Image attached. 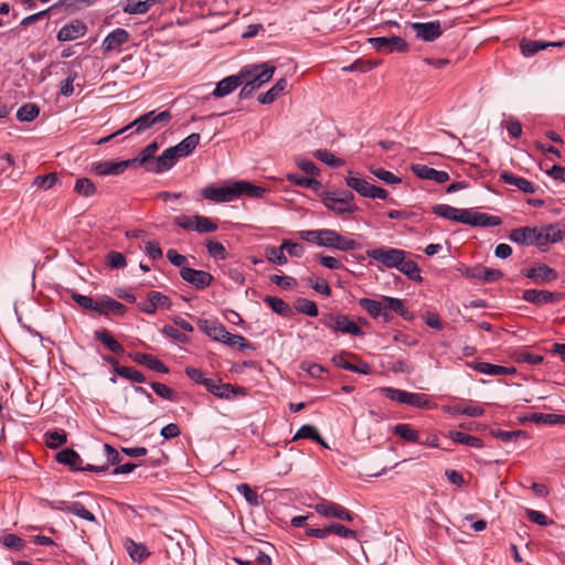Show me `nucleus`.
I'll return each mask as SVG.
<instances>
[{"mask_svg":"<svg viewBox=\"0 0 565 565\" xmlns=\"http://www.w3.org/2000/svg\"><path fill=\"white\" fill-rule=\"evenodd\" d=\"M500 178L504 183L515 185L523 193L533 194L536 191L535 185L531 181L508 171L501 172Z\"/></svg>","mask_w":565,"mask_h":565,"instance_id":"nucleus-24","label":"nucleus"},{"mask_svg":"<svg viewBox=\"0 0 565 565\" xmlns=\"http://www.w3.org/2000/svg\"><path fill=\"white\" fill-rule=\"evenodd\" d=\"M523 299L534 305H546L559 302L563 299V295L547 290L526 289L523 292Z\"/></svg>","mask_w":565,"mask_h":565,"instance_id":"nucleus-13","label":"nucleus"},{"mask_svg":"<svg viewBox=\"0 0 565 565\" xmlns=\"http://www.w3.org/2000/svg\"><path fill=\"white\" fill-rule=\"evenodd\" d=\"M132 164L130 160L122 161H98L93 163L92 170L98 175H118L121 174L129 166Z\"/></svg>","mask_w":565,"mask_h":565,"instance_id":"nucleus-15","label":"nucleus"},{"mask_svg":"<svg viewBox=\"0 0 565 565\" xmlns=\"http://www.w3.org/2000/svg\"><path fill=\"white\" fill-rule=\"evenodd\" d=\"M205 388L216 397L230 399L234 395H244L245 390L241 386H233L228 383H221L210 379L205 383Z\"/></svg>","mask_w":565,"mask_h":565,"instance_id":"nucleus-11","label":"nucleus"},{"mask_svg":"<svg viewBox=\"0 0 565 565\" xmlns=\"http://www.w3.org/2000/svg\"><path fill=\"white\" fill-rule=\"evenodd\" d=\"M367 42L377 52H383V53L399 52V53H404V52L408 51L407 42L403 38H401L398 35L369 38Z\"/></svg>","mask_w":565,"mask_h":565,"instance_id":"nucleus-6","label":"nucleus"},{"mask_svg":"<svg viewBox=\"0 0 565 565\" xmlns=\"http://www.w3.org/2000/svg\"><path fill=\"white\" fill-rule=\"evenodd\" d=\"M552 44H546V42L543 41H536V40H523L520 43L521 52L524 56H532L540 52L541 50L550 47Z\"/></svg>","mask_w":565,"mask_h":565,"instance_id":"nucleus-43","label":"nucleus"},{"mask_svg":"<svg viewBox=\"0 0 565 565\" xmlns=\"http://www.w3.org/2000/svg\"><path fill=\"white\" fill-rule=\"evenodd\" d=\"M393 431L404 440L412 443L418 441V433L408 424H397L394 426Z\"/></svg>","mask_w":565,"mask_h":565,"instance_id":"nucleus-49","label":"nucleus"},{"mask_svg":"<svg viewBox=\"0 0 565 565\" xmlns=\"http://www.w3.org/2000/svg\"><path fill=\"white\" fill-rule=\"evenodd\" d=\"M247 67L252 71V75L243 83L244 86L239 92L242 99L249 98L263 84L270 81L276 70L275 66H270L267 63Z\"/></svg>","mask_w":565,"mask_h":565,"instance_id":"nucleus-1","label":"nucleus"},{"mask_svg":"<svg viewBox=\"0 0 565 565\" xmlns=\"http://www.w3.org/2000/svg\"><path fill=\"white\" fill-rule=\"evenodd\" d=\"M194 231L198 233H212L217 230V224L203 215H194Z\"/></svg>","mask_w":565,"mask_h":565,"instance_id":"nucleus-50","label":"nucleus"},{"mask_svg":"<svg viewBox=\"0 0 565 565\" xmlns=\"http://www.w3.org/2000/svg\"><path fill=\"white\" fill-rule=\"evenodd\" d=\"M87 33V25L81 20H74L63 25L57 32L60 42L73 41L84 36Z\"/></svg>","mask_w":565,"mask_h":565,"instance_id":"nucleus-14","label":"nucleus"},{"mask_svg":"<svg viewBox=\"0 0 565 565\" xmlns=\"http://www.w3.org/2000/svg\"><path fill=\"white\" fill-rule=\"evenodd\" d=\"M202 196L205 200L214 201V202H230L235 196V188L234 183L230 186H214L209 185L202 190Z\"/></svg>","mask_w":565,"mask_h":565,"instance_id":"nucleus-12","label":"nucleus"},{"mask_svg":"<svg viewBox=\"0 0 565 565\" xmlns=\"http://www.w3.org/2000/svg\"><path fill=\"white\" fill-rule=\"evenodd\" d=\"M384 311L391 310L398 313L403 318H407L408 310L401 299L383 296Z\"/></svg>","mask_w":565,"mask_h":565,"instance_id":"nucleus-41","label":"nucleus"},{"mask_svg":"<svg viewBox=\"0 0 565 565\" xmlns=\"http://www.w3.org/2000/svg\"><path fill=\"white\" fill-rule=\"evenodd\" d=\"M449 437L452 441L461 445H466L472 448H482L483 443L480 438L465 434L462 431L452 430L449 431Z\"/></svg>","mask_w":565,"mask_h":565,"instance_id":"nucleus-37","label":"nucleus"},{"mask_svg":"<svg viewBox=\"0 0 565 565\" xmlns=\"http://www.w3.org/2000/svg\"><path fill=\"white\" fill-rule=\"evenodd\" d=\"M322 203L324 206L338 215L351 214L358 211L356 205H348L338 202V196L324 193L322 196Z\"/></svg>","mask_w":565,"mask_h":565,"instance_id":"nucleus-25","label":"nucleus"},{"mask_svg":"<svg viewBox=\"0 0 565 565\" xmlns=\"http://www.w3.org/2000/svg\"><path fill=\"white\" fill-rule=\"evenodd\" d=\"M411 170L416 177L424 180H433L438 184L445 183L449 180V174L446 171L436 170L426 164H412Z\"/></svg>","mask_w":565,"mask_h":565,"instance_id":"nucleus-17","label":"nucleus"},{"mask_svg":"<svg viewBox=\"0 0 565 565\" xmlns=\"http://www.w3.org/2000/svg\"><path fill=\"white\" fill-rule=\"evenodd\" d=\"M45 438H46V440H45L46 446L52 449L58 448L60 446L65 444L67 440L66 434L64 431H58V430L47 431L45 434Z\"/></svg>","mask_w":565,"mask_h":565,"instance_id":"nucleus-57","label":"nucleus"},{"mask_svg":"<svg viewBox=\"0 0 565 565\" xmlns=\"http://www.w3.org/2000/svg\"><path fill=\"white\" fill-rule=\"evenodd\" d=\"M284 250L285 249L282 248V244L280 245V247L268 246L265 249V256L269 262L274 264L285 265L287 264L288 260L286 255L284 254Z\"/></svg>","mask_w":565,"mask_h":565,"instance_id":"nucleus-51","label":"nucleus"},{"mask_svg":"<svg viewBox=\"0 0 565 565\" xmlns=\"http://www.w3.org/2000/svg\"><path fill=\"white\" fill-rule=\"evenodd\" d=\"M524 276L533 279L536 284H544L555 280L558 274L547 265H537L529 268L524 273Z\"/></svg>","mask_w":565,"mask_h":565,"instance_id":"nucleus-18","label":"nucleus"},{"mask_svg":"<svg viewBox=\"0 0 565 565\" xmlns=\"http://www.w3.org/2000/svg\"><path fill=\"white\" fill-rule=\"evenodd\" d=\"M115 372L124 377V379H127V380H130L132 382H136V383H143L146 382V377L145 375L139 372L138 370L134 369V367H129V366H116L115 367Z\"/></svg>","mask_w":565,"mask_h":565,"instance_id":"nucleus-48","label":"nucleus"},{"mask_svg":"<svg viewBox=\"0 0 565 565\" xmlns=\"http://www.w3.org/2000/svg\"><path fill=\"white\" fill-rule=\"evenodd\" d=\"M236 490L245 498V500L254 507L260 504L259 495L247 483L236 486Z\"/></svg>","mask_w":565,"mask_h":565,"instance_id":"nucleus-58","label":"nucleus"},{"mask_svg":"<svg viewBox=\"0 0 565 565\" xmlns=\"http://www.w3.org/2000/svg\"><path fill=\"white\" fill-rule=\"evenodd\" d=\"M490 435L494 438L501 439L504 443H515L520 438H527V434L523 430H502V429H491Z\"/></svg>","mask_w":565,"mask_h":565,"instance_id":"nucleus-38","label":"nucleus"},{"mask_svg":"<svg viewBox=\"0 0 565 565\" xmlns=\"http://www.w3.org/2000/svg\"><path fill=\"white\" fill-rule=\"evenodd\" d=\"M129 356L136 363L141 364L151 371H156L162 374L169 373V369L164 365V363H162L160 360H158L156 356L151 354L135 352L130 353Z\"/></svg>","mask_w":565,"mask_h":565,"instance_id":"nucleus-19","label":"nucleus"},{"mask_svg":"<svg viewBox=\"0 0 565 565\" xmlns=\"http://www.w3.org/2000/svg\"><path fill=\"white\" fill-rule=\"evenodd\" d=\"M264 301L274 312L280 315L281 317H289L292 313L290 306L281 298L275 296H265Z\"/></svg>","mask_w":565,"mask_h":565,"instance_id":"nucleus-35","label":"nucleus"},{"mask_svg":"<svg viewBox=\"0 0 565 565\" xmlns=\"http://www.w3.org/2000/svg\"><path fill=\"white\" fill-rule=\"evenodd\" d=\"M366 255L386 268H396L406 256V252L393 247H379L367 249Z\"/></svg>","mask_w":565,"mask_h":565,"instance_id":"nucleus-5","label":"nucleus"},{"mask_svg":"<svg viewBox=\"0 0 565 565\" xmlns=\"http://www.w3.org/2000/svg\"><path fill=\"white\" fill-rule=\"evenodd\" d=\"M320 322L334 332L348 333L351 335L363 334L361 328L344 315H323V317L320 319Z\"/></svg>","mask_w":565,"mask_h":565,"instance_id":"nucleus-3","label":"nucleus"},{"mask_svg":"<svg viewBox=\"0 0 565 565\" xmlns=\"http://www.w3.org/2000/svg\"><path fill=\"white\" fill-rule=\"evenodd\" d=\"M313 157L330 167H341L344 164L342 159L335 158L334 154L328 150H316Z\"/></svg>","mask_w":565,"mask_h":565,"instance_id":"nucleus-55","label":"nucleus"},{"mask_svg":"<svg viewBox=\"0 0 565 565\" xmlns=\"http://www.w3.org/2000/svg\"><path fill=\"white\" fill-rule=\"evenodd\" d=\"M396 269L399 270L401 273H403L405 276H407L412 280H416V281L422 280L420 269H419L417 263H415L412 259H406V256L403 257V260L399 262V265L396 267Z\"/></svg>","mask_w":565,"mask_h":565,"instance_id":"nucleus-36","label":"nucleus"},{"mask_svg":"<svg viewBox=\"0 0 565 565\" xmlns=\"http://www.w3.org/2000/svg\"><path fill=\"white\" fill-rule=\"evenodd\" d=\"M475 369L478 372L487 375H505L515 373L514 367L495 365L488 362H479L476 364Z\"/></svg>","mask_w":565,"mask_h":565,"instance_id":"nucleus-34","label":"nucleus"},{"mask_svg":"<svg viewBox=\"0 0 565 565\" xmlns=\"http://www.w3.org/2000/svg\"><path fill=\"white\" fill-rule=\"evenodd\" d=\"M345 183L349 188L356 191L361 196L369 198L372 184L366 180L356 177H348L345 178Z\"/></svg>","mask_w":565,"mask_h":565,"instance_id":"nucleus-40","label":"nucleus"},{"mask_svg":"<svg viewBox=\"0 0 565 565\" xmlns=\"http://www.w3.org/2000/svg\"><path fill=\"white\" fill-rule=\"evenodd\" d=\"M58 181L57 173H49L44 175H38L34 178L33 185L43 189L50 190L52 189L56 182Z\"/></svg>","mask_w":565,"mask_h":565,"instance_id":"nucleus-60","label":"nucleus"},{"mask_svg":"<svg viewBox=\"0 0 565 565\" xmlns=\"http://www.w3.org/2000/svg\"><path fill=\"white\" fill-rule=\"evenodd\" d=\"M147 297L150 298L156 310L158 308H161V309H170L171 308L172 302L169 299V297H167L166 295H162L159 291H150V292H148Z\"/></svg>","mask_w":565,"mask_h":565,"instance_id":"nucleus-64","label":"nucleus"},{"mask_svg":"<svg viewBox=\"0 0 565 565\" xmlns=\"http://www.w3.org/2000/svg\"><path fill=\"white\" fill-rule=\"evenodd\" d=\"M180 276L184 281L194 286L196 289H205L213 281V276L210 273L204 271V270L193 269L190 267H183L180 270Z\"/></svg>","mask_w":565,"mask_h":565,"instance_id":"nucleus-9","label":"nucleus"},{"mask_svg":"<svg viewBox=\"0 0 565 565\" xmlns=\"http://www.w3.org/2000/svg\"><path fill=\"white\" fill-rule=\"evenodd\" d=\"M405 404L423 409H429L433 406L431 402L425 394L411 392H407Z\"/></svg>","mask_w":565,"mask_h":565,"instance_id":"nucleus-46","label":"nucleus"},{"mask_svg":"<svg viewBox=\"0 0 565 565\" xmlns=\"http://www.w3.org/2000/svg\"><path fill=\"white\" fill-rule=\"evenodd\" d=\"M127 551H128L130 557L134 561H137V562L143 561L149 555V553L147 552L146 546L136 544L132 541L128 542Z\"/></svg>","mask_w":565,"mask_h":565,"instance_id":"nucleus-63","label":"nucleus"},{"mask_svg":"<svg viewBox=\"0 0 565 565\" xmlns=\"http://www.w3.org/2000/svg\"><path fill=\"white\" fill-rule=\"evenodd\" d=\"M287 85L288 82L286 78L278 79L269 90L258 96V102L263 105L271 104L280 94L285 92Z\"/></svg>","mask_w":565,"mask_h":565,"instance_id":"nucleus-33","label":"nucleus"},{"mask_svg":"<svg viewBox=\"0 0 565 565\" xmlns=\"http://www.w3.org/2000/svg\"><path fill=\"white\" fill-rule=\"evenodd\" d=\"M535 233H536V226L518 227L510 232L509 238L513 243H516L520 245L533 246Z\"/></svg>","mask_w":565,"mask_h":565,"instance_id":"nucleus-23","label":"nucleus"},{"mask_svg":"<svg viewBox=\"0 0 565 565\" xmlns=\"http://www.w3.org/2000/svg\"><path fill=\"white\" fill-rule=\"evenodd\" d=\"M380 63L371 60H356L351 65L343 67L344 72L366 73L376 67Z\"/></svg>","mask_w":565,"mask_h":565,"instance_id":"nucleus-54","label":"nucleus"},{"mask_svg":"<svg viewBox=\"0 0 565 565\" xmlns=\"http://www.w3.org/2000/svg\"><path fill=\"white\" fill-rule=\"evenodd\" d=\"M74 191L81 196L88 198L97 192V188L90 179L79 178L75 182Z\"/></svg>","mask_w":565,"mask_h":565,"instance_id":"nucleus-42","label":"nucleus"},{"mask_svg":"<svg viewBox=\"0 0 565 565\" xmlns=\"http://www.w3.org/2000/svg\"><path fill=\"white\" fill-rule=\"evenodd\" d=\"M158 149L159 145L157 141L149 143L145 149L141 150L137 158L131 160L132 164L138 163L148 171V167L151 166L157 158L154 157V154L158 151Z\"/></svg>","mask_w":565,"mask_h":565,"instance_id":"nucleus-31","label":"nucleus"},{"mask_svg":"<svg viewBox=\"0 0 565 565\" xmlns=\"http://www.w3.org/2000/svg\"><path fill=\"white\" fill-rule=\"evenodd\" d=\"M56 461L58 463L71 467L73 470L77 471H92V472H103L108 469L107 465L95 466V465H86L83 466V459L79 455L70 448L63 449L55 456Z\"/></svg>","mask_w":565,"mask_h":565,"instance_id":"nucleus-4","label":"nucleus"},{"mask_svg":"<svg viewBox=\"0 0 565 565\" xmlns=\"http://www.w3.org/2000/svg\"><path fill=\"white\" fill-rule=\"evenodd\" d=\"M333 363L343 370H348L359 374H370L371 366L366 362H360L358 364L350 363L343 354L335 355L332 359Z\"/></svg>","mask_w":565,"mask_h":565,"instance_id":"nucleus-29","label":"nucleus"},{"mask_svg":"<svg viewBox=\"0 0 565 565\" xmlns=\"http://www.w3.org/2000/svg\"><path fill=\"white\" fill-rule=\"evenodd\" d=\"M95 339L100 341L108 350L114 353L121 354L125 352L124 347L111 335V333L106 330H97L94 333Z\"/></svg>","mask_w":565,"mask_h":565,"instance_id":"nucleus-32","label":"nucleus"},{"mask_svg":"<svg viewBox=\"0 0 565 565\" xmlns=\"http://www.w3.org/2000/svg\"><path fill=\"white\" fill-rule=\"evenodd\" d=\"M334 237H335V244H334L333 248H335V249H339L342 252H348V250H355L361 247V244L359 242H356L355 239L344 237V236L340 235L338 232Z\"/></svg>","mask_w":565,"mask_h":565,"instance_id":"nucleus-56","label":"nucleus"},{"mask_svg":"<svg viewBox=\"0 0 565 565\" xmlns=\"http://www.w3.org/2000/svg\"><path fill=\"white\" fill-rule=\"evenodd\" d=\"M129 41V33L121 28L110 32L103 41L102 47L104 52H110L119 49Z\"/></svg>","mask_w":565,"mask_h":565,"instance_id":"nucleus-22","label":"nucleus"},{"mask_svg":"<svg viewBox=\"0 0 565 565\" xmlns=\"http://www.w3.org/2000/svg\"><path fill=\"white\" fill-rule=\"evenodd\" d=\"M412 29L416 38L425 42H433L443 34L439 21L415 22L412 24Z\"/></svg>","mask_w":565,"mask_h":565,"instance_id":"nucleus-8","label":"nucleus"},{"mask_svg":"<svg viewBox=\"0 0 565 565\" xmlns=\"http://www.w3.org/2000/svg\"><path fill=\"white\" fill-rule=\"evenodd\" d=\"M294 307L298 312L309 317H317L319 313L316 302L306 298L296 299Z\"/></svg>","mask_w":565,"mask_h":565,"instance_id":"nucleus-45","label":"nucleus"},{"mask_svg":"<svg viewBox=\"0 0 565 565\" xmlns=\"http://www.w3.org/2000/svg\"><path fill=\"white\" fill-rule=\"evenodd\" d=\"M200 134L193 132L185 137L178 145L173 146V150H175L180 158L186 157L194 151V149L198 147L200 142Z\"/></svg>","mask_w":565,"mask_h":565,"instance_id":"nucleus-30","label":"nucleus"},{"mask_svg":"<svg viewBox=\"0 0 565 565\" xmlns=\"http://www.w3.org/2000/svg\"><path fill=\"white\" fill-rule=\"evenodd\" d=\"M252 75L248 67H243L237 75H231L220 81L212 95L216 98L225 97L243 85L244 81Z\"/></svg>","mask_w":565,"mask_h":565,"instance_id":"nucleus-7","label":"nucleus"},{"mask_svg":"<svg viewBox=\"0 0 565 565\" xmlns=\"http://www.w3.org/2000/svg\"><path fill=\"white\" fill-rule=\"evenodd\" d=\"M502 223V220L499 216L490 215L482 212H476V216L473 217L472 226H499Z\"/></svg>","mask_w":565,"mask_h":565,"instance_id":"nucleus-47","label":"nucleus"},{"mask_svg":"<svg viewBox=\"0 0 565 565\" xmlns=\"http://www.w3.org/2000/svg\"><path fill=\"white\" fill-rule=\"evenodd\" d=\"M178 158L180 157L175 150H173V147H170L158 156L152 164L148 167V172L162 173L171 169L175 164Z\"/></svg>","mask_w":565,"mask_h":565,"instance_id":"nucleus-16","label":"nucleus"},{"mask_svg":"<svg viewBox=\"0 0 565 565\" xmlns=\"http://www.w3.org/2000/svg\"><path fill=\"white\" fill-rule=\"evenodd\" d=\"M530 420L535 424L557 425L565 424V415L534 413Z\"/></svg>","mask_w":565,"mask_h":565,"instance_id":"nucleus-39","label":"nucleus"},{"mask_svg":"<svg viewBox=\"0 0 565 565\" xmlns=\"http://www.w3.org/2000/svg\"><path fill=\"white\" fill-rule=\"evenodd\" d=\"M198 324H199V328L202 331H204L210 338H212L215 341L222 342V343L228 334V331L226 330V328L217 321L200 319Z\"/></svg>","mask_w":565,"mask_h":565,"instance_id":"nucleus-20","label":"nucleus"},{"mask_svg":"<svg viewBox=\"0 0 565 565\" xmlns=\"http://www.w3.org/2000/svg\"><path fill=\"white\" fill-rule=\"evenodd\" d=\"M122 10L128 14H143L149 9L145 0H127Z\"/></svg>","mask_w":565,"mask_h":565,"instance_id":"nucleus-62","label":"nucleus"},{"mask_svg":"<svg viewBox=\"0 0 565 565\" xmlns=\"http://www.w3.org/2000/svg\"><path fill=\"white\" fill-rule=\"evenodd\" d=\"M359 305L363 308L372 318L380 316L384 317L385 320L390 319L387 311H384L383 298L381 300H374L370 298H361Z\"/></svg>","mask_w":565,"mask_h":565,"instance_id":"nucleus-28","label":"nucleus"},{"mask_svg":"<svg viewBox=\"0 0 565 565\" xmlns=\"http://www.w3.org/2000/svg\"><path fill=\"white\" fill-rule=\"evenodd\" d=\"M40 114V108L33 103H26L17 111V118L20 121H32Z\"/></svg>","mask_w":565,"mask_h":565,"instance_id":"nucleus-44","label":"nucleus"},{"mask_svg":"<svg viewBox=\"0 0 565 565\" xmlns=\"http://www.w3.org/2000/svg\"><path fill=\"white\" fill-rule=\"evenodd\" d=\"M548 235L547 225L536 226L533 245L536 246L541 252H546L550 245Z\"/></svg>","mask_w":565,"mask_h":565,"instance_id":"nucleus-53","label":"nucleus"},{"mask_svg":"<svg viewBox=\"0 0 565 565\" xmlns=\"http://www.w3.org/2000/svg\"><path fill=\"white\" fill-rule=\"evenodd\" d=\"M315 510L324 518H334L348 522L353 521L352 513L338 503L323 501L316 504Z\"/></svg>","mask_w":565,"mask_h":565,"instance_id":"nucleus-10","label":"nucleus"},{"mask_svg":"<svg viewBox=\"0 0 565 565\" xmlns=\"http://www.w3.org/2000/svg\"><path fill=\"white\" fill-rule=\"evenodd\" d=\"M172 119V115L169 110H163L161 113H156L154 110L148 111L138 118H136L134 121H131L129 125L124 127L122 129L118 130V132L127 131L128 129L136 127V132L140 134L151 127L158 126V128L166 127L170 120Z\"/></svg>","mask_w":565,"mask_h":565,"instance_id":"nucleus-2","label":"nucleus"},{"mask_svg":"<svg viewBox=\"0 0 565 565\" xmlns=\"http://www.w3.org/2000/svg\"><path fill=\"white\" fill-rule=\"evenodd\" d=\"M513 358L516 362H524L529 364H540L543 361V356L539 354H532L527 350L521 349L513 353Z\"/></svg>","mask_w":565,"mask_h":565,"instance_id":"nucleus-59","label":"nucleus"},{"mask_svg":"<svg viewBox=\"0 0 565 565\" xmlns=\"http://www.w3.org/2000/svg\"><path fill=\"white\" fill-rule=\"evenodd\" d=\"M205 247L211 257L220 260L226 259L227 252L222 243L214 239H207L205 242Z\"/></svg>","mask_w":565,"mask_h":565,"instance_id":"nucleus-52","label":"nucleus"},{"mask_svg":"<svg viewBox=\"0 0 565 565\" xmlns=\"http://www.w3.org/2000/svg\"><path fill=\"white\" fill-rule=\"evenodd\" d=\"M467 276L482 280L484 282H491L499 280L503 276V274L499 269L475 267L467 270Z\"/></svg>","mask_w":565,"mask_h":565,"instance_id":"nucleus-27","label":"nucleus"},{"mask_svg":"<svg viewBox=\"0 0 565 565\" xmlns=\"http://www.w3.org/2000/svg\"><path fill=\"white\" fill-rule=\"evenodd\" d=\"M433 213L440 217L456 222L458 209L448 204H437L433 206Z\"/></svg>","mask_w":565,"mask_h":565,"instance_id":"nucleus-61","label":"nucleus"},{"mask_svg":"<svg viewBox=\"0 0 565 565\" xmlns=\"http://www.w3.org/2000/svg\"><path fill=\"white\" fill-rule=\"evenodd\" d=\"M235 188V196L238 198L241 195H246L249 198L258 199L264 195L266 192L265 188L255 185L248 181H237L234 182Z\"/></svg>","mask_w":565,"mask_h":565,"instance_id":"nucleus-26","label":"nucleus"},{"mask_svg":"<svg viewBox=\"0 0 565 565\" xmlns=\"http://www.w3.org/2000/svg\"><path fill=\"white\" fill-rule=\"evenodd\" d=\"M95 311L104 316H124L127 312V307L119 301L106 297L96 301Z\"/></svg>","mask_w":565,"mask_h":565,"instance_id":"nucleus-21","label":"nucleus"}]
</instances>
